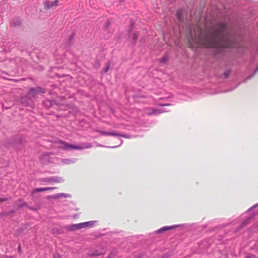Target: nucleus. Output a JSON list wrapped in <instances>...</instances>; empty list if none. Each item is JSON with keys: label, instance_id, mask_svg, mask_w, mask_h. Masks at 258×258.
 Masks as SVG:
<instances>
[{"label": "nucleus", "instance_id": "nucleus-4", "mask_svg": "<svg viewBox=\"0 0 258 258\" xmlns=\"http://www.w3.org/2000/svg\"><path fill=\"white\" fill-rule=\"evenodd\" d=\"M162 112H163V111L160 109H156L154 108H150L147 109V113L149 115H153L160 114Z\"/></svg>", "mask_w": 258, "mask_h": 258}, {"label": "nucleus", "instance_id": "nucleus-10", "mask_svg": "<svg viewBox=\"0 0 258 258\" xmlns=\"http://www.w3.org/2000/svg\"><path fill=\"white\" fill-rule=\"evenodd\" d=\"M95 222H96V221H91L82 223L83 228L86 227H93L94 225V224Z\"/></svg>", "mask_w": 258, "mask_h": 258}, {"label": "nucleus", "instance_id": "nucleus-16", "mask_svg": "<svg viewBox=\"0 0 258 258\" xmlns=\"http://www.w3.org/2000/svg\"><path fill=\"white\" fill-rule=\"evenodd\" d=\"M246 258H256L255 256L253 255H249V256H247L246 257Z\"/></svg>", "mask_w": 258, "mask_h": 258}, {"label": "nucleus", "instance_id": "nucleus-5", "mask_svg": "<svg viewBox=\"0 0 258 258\" xmlns=\"http://www.w3.org/2000/svg\"><path fill=\"white\" fill-rule=\"evenodd\" d=\"M82 228H83L82 223L76 224H72L68 226V229L71 231H74Z\"/></svg>", "mask_w": 258, "mask_h": 258}, {"label": "nucleus", "instance_id": "nucleus-24", "mask_svg": "<svg viewBox=\"0 0 258 258\" xmlns=\"http://www.w3.org/2000/svg\"><path fill=\"white\" fill-rule=\"evenodd\" d=\"M19 248V250H21V247H20V246H19V248Z\"/></svg>", "mask_w": 258, "mask_h": 258}, {"label": "nucleus", "instance_id": "nucleus-11", "mask_svg": "<svg viewBox=\"0 0 258 258\" xmlns=\"http://www.w3.org/2000/svg\"><path fill=\"white\" fill-rule=\"evenodd\" d=\"M62 197H66V195L63 193H59L52 196V198L53 199H57Z\"/></svg>", "mask_w": 258, "mask_h": 258}, {"label": "nucleus", "instance_id": "nucleus-8", "mask_svg": "<svg viewBox=\"0 0 258 258\" xmlns=\"http://www.w3.org/2000/svg\"><path fill=\"white\" fill-rule=\"evenodd\" d=\"M56 187L37 188L33 190V192L44 191L56 189Z\"/></svg>", "mask_w": 258, "mask_h": 258}, {"label": "nucleus", "instance_id": "nucleus-15", "mask_svg": "<svg viewBox=\"0 0 258 258\" xmlns=\"http://www.w3.org/2000/svg\"><path fill=\"white\" fill-rule=\"evenodd\" d=\"M7 200H8V199L7 198H0V202H4Z\"/></svg>", "mask_w": 258, "mask_h": 258}, {"label": "nucleus", "instance_id": "nucleus-17", "mask_svg": "<svg viewBox=\"0 0 258 258\" xmlns=\"http://www.w3.org/2000/svg\"><path fill=\"white\" fill-rule=\"evenodd\" d=\"M109 69V66H107L105 69H104V72L105 73Z\"/></svg>", "mask_w": 258, "mask_h": 258}, {"label": "nucleus", "instance_id": "nucleus-18", "mask_svg": "<svg viewBox=\"0 0 258 258\" xmlns=\"http://www.w3.org/2000/svg\"><path fill=\"white\" fill-rule=\"evenodd\" d=\"M99 133H100L101 135H105V133H107V132L100 131V132H99Z\"/></svg>", "mask_w": 258, "mask_h": 258}, {"label": "nucleus", "instance_id": "nucleus-7", "mask_svg": "<svg viewBox=\"0 0 258 258\" xmlns=\"http://www.w3.org/2000/svg\"><path fill=\"white\" fill-rule=\"evenodd\" d=\"M38 92L43 93L44 91L43 89L40 88H31L29 91V95L34 96Z\"/></svg>", "mask_w": 258, "mask_h": 258}, {"label": "nucleus", "instance_id": "nucleus-2", "mask_svg": "<svg viewBox=\"0 0 258 258\" xmlns=\"http://www.w3.org/2000/svg\"><path fill=\"white\" fill-rule=\"evenodd\" d=\"M58 144L60 145V147L63 149L82 150L85 148H90L91 147V145H88L87 146L74 145L62 141H59Z\"/></svg>", "mask_w": 258, "mask_h": 258}, {"label": "nucleus", "instance_id": "nucleus-22", "mask_svg": "<svg viewBox=\"0 0 258 258\" xmlns=\"http://www.w3.org/2000/svg\"><path fill=\"white\" fill-rule=\"evenodd\" d=\"M55 258H60V257L59 255H57L55 256Z\"/></svg>", "mask_w": 258, "mask_h": 258}, {"label": "nucleus", "instance_id": "nucleus-14", "mask_svg": "<svg viewBox=\"0 0 258 258\" xmlns=\"http://www.w3.org/2000/svg\"><path fill=\"white\" fill-rule=\"evenodd\" d=\"M19 202L21 203L19 205H18L19 207H22L26 205L25 203L23 202L21 200H20Z\"/></svg>", "mask_w": 258, "mask_h": 258}, {"label": "nucleus", "instance_id": "nucleus-25", "mask_svg": "<svg viewBox=\"0 0 258 258\" xmlns=\"http://www.w3.org/2000/svg\"><path fill=\"white\" fill-rule=\"evenodd\" d=\"M108 258H110V256Z\"/></svg>", "mask_w": 258, "mask_h": 258}, {"label": "nucleus", "instance_id": "nucleus-23", "mask_svg": "<svg viewBox=\"0 0 258 258\" xmlns=\"http://www.w3.org/2000/svg\"><path fill=\"white\" fill-rule=\"evenodd\" d=\"M160 105L161 106H165V105H168V104H166V105L161 104Z\"/></svg>", "mask_w": 258, "mask_h": 258}, {"label": "nucleus", "instance_id": "nucleus-6", "mask_svg": "<svg viewBox=\"0 0 258 258\" xmlns=\"http://www.w3.org/2000/svg\"><path fill=\"white\" fill-rule=\"evenodd\" d=\"M45 181L50 183H59L61 181V178L57 177H51L44 179Z\"/></svg>", "mask_w": 258, "mask_h": 258}, {"label": "nucleus", "instance_id": "nucleus-3", "mask_svg": "<svg viewBox=\"0 0 258 258\" xmlns=\"http://www.w3.org/2000/svg\"><path fill=\"white\" fill-rule=\"evenodd\" d=\"M58 1L55 0L53 2L46 1L44 3V8L46 9H50L51 8H55L58 6Z\"/></svg>", "mask_w": 258, "mask_h": 258}, {"label": "nucleus", "instance_id": "nucleus-19", "mask_svg": "<svg viewBox=\"0 0 258 258\" xmlns=\"http://www.w3.org/2000/svg\"><path fill=\"white\" fill-rule=\"evenodd\" d=\"M46 198L47 199H48V200H50V199H52V196H47V197H46Z\"/></svg>", "mask_w": 258, "mask_h": 258}, {"label": "nucleus", "instance_id": "nucleus-12", "mask_svg": "<svg viewBox=\"0 0 258 258\" xmlns=\"http://www.w3.org/2000/svg\"><path fill=\"white\" fill-rule=\"evenodd\" d=\"M170 227H163L159 230H157V232L158 233H161L163 231H164L165 230H168V229H170Z\"/></svg>", "mask_w": 258, "mask_h": 258}, {"label": "nucleus", "instance_id": "nucleus-1", "mask_svg": "<svg viewBox=\"0 0 258 258\" xmlns=\"http://www.w3.org/2000/svg\"><path fill=\"white\" fill-rule=\"evenodd\" d=\"M189 47H235L233 37L226 22L219 21L206 24L202 29L199 25L187 30L186 35Z\"/></svg>", "mask_w": 258, "mask_h": 258}, {"label": "nucleus", "instance_id": "nucleus-9", "mask_svg": "<svg viewBox=\"0 0 258 258\" xmlns=\"http://www.w3.org/2000/svg\"><path fill=\"white\" fill-rule=\"evenodd\" d=\"M106 136H120L122 137L125 138H127V137L126 135H120L119 134H118L116 132H107L106 133H105Z\"/></svg>", "mask_w": 258, "mask_h": 258}, {"label": "nucleus", "instance_id": "nucleus-21", "mask_svg": "<svg viewBox=\"0 0 258 258\" xmlns=\"http://www.w3.org/2000/svg\"><path fill=\"white\" fill-rule=\"evenodd\" d=\"M177 16H178L179 19H180V16H179V11H178V12H177Z\"/></svg>", "mask_w": 258, "mask_h": 258}, {"label": "nucleus", "instance_id": "nucleus-13", "mask_svg": "<svg viewBox=\"0 0 258 258\" xmlns=\"http://www.w3.org/2000/svg\"><path fill=\"white\" fill-rule=\"evenodd\" d=\"M138 39V36L136 33L133 34V41L134 42H136Z\"/></svg>", "mask_w": 258, "mask_h": 258}, {"label": "nucleus", "instance_id": "nucleus-20", "mask_svg": "<svg viewBox=\"0 0 258 258\" xmlns=\"http://www.w3.org/2000/svg\"><path fill=\"white\" fill-rule=\"evenodd\" d=\"M166 60V58L165 57L162 58V59H161V61L163 62H165Z\"/></svg>", "mask_w": 258, "mask_h": 258}]
</instances>
